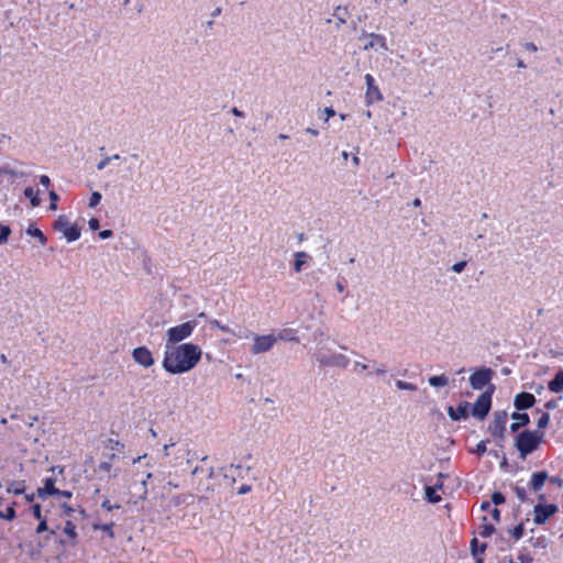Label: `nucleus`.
Here are the masks:
<instances>
[{
	"mask_svg": "<svg viewBox=\"0 0 563 563\" xmlns=\"http://www.w3.org/2000/svg\"><path fill=\"white\" fill-rule=\"evenodd\" d=\"M517 66H518L519 68H526V64L523 63V60H522V59H518V60H517Z\"/></svg>",
	"mask_w": 563,
	"mask_h": 563,
	"instance_id": "64",
	"label": "nucleus"
},
{
	"mask_svg": "<svg viewBox=\"0 0 563 563\" xmlns=\"http://www.w3.org/2000/svg\"><path fill=\"white\" fill-rule=\"evenodd\" d=\"M25 488H26L25 481H16V482H12L7 487V492L12 493L14 495H22L25 493Z\"/></svg>",
	"mask_w": 563,
	"mask_h": 563,
	"instance_id": "22",
	"label": "nucleus"
},
{
	"mask_svg": "<svg viewBox=\"0 0 563 563\" xmlns=\"http://www.w3.org/2000/svg\"><path fill=\"white\" fill-rule=\"evenodd\" d=\"M113 526H114L113 522L103 523V525H93V529L102 530V531L107 532L110 538H114Z\"/></svg>",
	"mask_w": 563,
	"mask_h": 563,
	"instance_id": "29",
	"label": "nucleus"
},
{
	"mask_svg": "<svg viewBox=\"0 0 563 563\" xmlns=\"http://www.w3.org/2000/svg\"><path fill=\"white\" fill-rule=\"evenodd\" d=\"M49 199H51V206H49V208H51L52 210H56V208H57L56 202H57V200H58V195H57L55 191H49Z\"/></svg>",
	"mask_w": 563,
	"mask_h": 563,
	"instance_id": "41",
	"label": "nucleus"
},
{
	"mask_svg": "<svg viewBox=\"0 0 563 563\" xmlns=\"http://www.w3.org/2000/svg\"><path fill=\"white\" fill-rule=\"evenodd\" d=\"M324 112H325V114H327V120H328L329 118H332V117H334V115H335V111H334V110H333V108H331V107H330V108H325V109H324Z\"/></svg>",
	"mask_w": 563,
	"mask_h": 563,
	"instance_id": "56",
	"label": "nucleus"
},
{
	"mask_svg": "<svg viewBox=\"0 0 563 563\" xmlns=\"http://www.w3.org/2000/svg\"><path fill=\"white\" fill-rule=\"evenodd\" d=\"M112 231L111 230H103V231H100L99 232V238L102 239V240H106V239H109L112 236Z\"/></svg>",
	"mask_w": 563,
	"mask_h": 563,
	"instance_id": "50",
	"label": "nucleus"
},
{
	"mask_svg": "<svg viewBox=\"0 0 563 563\" xmlns=\"http://www.w3.org/2000/svg\"><path fill=\"white\" fill-rule=\"evenodd\" d=\"M494 393V386L490 385L488 390L484 391L483 394H481L478 396V398L476 399L474 406H473V409H472V415L477 418V419H484L490 408H492V395Z\"/></svg>",
	"mask_w": 563,
	"mask_h": 563,
	"instance_id": "5",
	"label": "nucleus"
},
{
	"mask_svg": "<svg viewBox=\"0 0 563 563\" xmlns=\"http://www.w3.org/2000/svg\"><path fill=\"white\" fill-rule=\"evenodd\" d=\"M111 463L110 462H101L99 465H98V470L100 472H104V473H110L111 471Z\"/></svg>",
	"mask_w": 563,
	"mask_h": 563,
	"instance_id": "42",
	"label": "nucleus"
},
{
	"mask_svg": "<svg viewBox=\"0 0 563 563\" xmlns=\"http://www.w3.org/2000/svg\"><path fill=\"white\" fill-rule=\"evenodd\" d=\"M109 162H110V157H106V158L101 159V161L98 163L97 168H98L99 170L103 169V168L108 165V163H109Z\"/></svg>",
	"mask_w": 563,
	"mask_h": 563,
	"instance_id": "51",
	"label": "nucleus"
},
{
	"mask_svg": "<svg viewBox=\"0 0 563 563\" xmlns=\"http://www.w3.org/2000/svg\"><path fill=\"white\" fill-rule=\"evenodd\" d=\"M55 230L64 233L68 242L77 241L80 238V229L77 225L69 224L66 217L60 216L55 221Z\"/></svg>",
	"mask_w": 563,
	"mask_h": 563,
	"instance_id": "8",
	"label": "nucleus"
},
{
	"mask_svg": "<svg viewBox=\"0 0 563 563\" xmlns=\"http://www.w3.org/2000/svg\"><path fill=\"white\" fill-rule=\"evenodd\" d=\"M56 479L54 477H47L44 479V486L38 487L36 496L41 499H46L48 496H54L59 493V489L55 487Z\"/></svg>",
	"mask_w": 563,
	"mask_h": 563,
	"instance_id": "13",
	"label": "nucleus"
},
{
	"mask_svg": "<svg viewBox=\"0 0 563 563\" xmlns=\"http://www.w3.org/2000/svg\"><path fill=\"white\" fill-rule=\"evenodd\" d=\"M506 500L505 496L500 492H494L492 494V503L496 506L504 504Z\"/></svg>",
	"mask_w": 563,
	"mask_h": 563,
	"instance_id": "34",
	"label": "nucleus"
},
{
	"mask_svg": "<svg viewBox=\"0 0 563 563\" xmlns=\"http://www.w3.org/2000/svg\"><path fill=\"white\" fill-rule=\"evenodd\" d=\"M62 507L64 509V514L67 516H70L74 512V509L67 504H64Z\"/></svg>",
	"mask_w": 563,
	"mask_h": 563,
	"instance_id": "55",
	"label": "nucleus"
},
{
	"mask_svg": "<svg viewBox=\"0 0 563 563\" xmlns=\"http://www.w3.org/2000/svg\"><path fill=\"white\" fill-rule=\"evenodd\" d=\"M544 433L542 431H522L516 437V448L521 457L532 453L542 442Z\"/></svg>",
	"mask_w": 563,
	"mask_h": 563,
	"instance_id": "2",
	"label": "nucleus"
},
{
	"mask_svg": "<svg viewBox=\"0 0 563 563\" xmlns=\"http://www.w3.org/2000/svg\"><path fill=\"white\" fill-rule=\"evenodd\" d=\"M548 410H551V409H554L556 408V401L555 400H549L545 406H544Z\"/></svg>",
	"mask_w": 563,
	"mask_h": 563,
	"instance_id": "57",
	"label": "nucleus"
},
{
	"mask_svg": "<svg viewBox=\"0 0 563 563\" xmlns=\"http://www.w3.org/2000/svg\"><path fill=\"white\" fill-rule=\"evenodd\" d=\"M482 510H489L490 509V503L489 501H483L481 505Z\"/></svg>",
	"mask_w": 563,
	"mask_h": 563,
	"instance_id": "60",
	"label": "nucleus"
},
{
	"mask_svg": "<svg viewBox=\"0 0 563 563\" xmlns=\"http://www.w3.org/2000/svg\"><path fill=\"white\" fill-rule=\"evenodd\" d=\"M308 257L309 255L303 251L296 252L294 261V271L297 273L301 272L302 266L307 263Z\"/></svg>",
	"mask_w": 563,
	"mask_h": 563,
	"instance_id": "21",
	"label": "nucleus"
},
{
	"mask_svg": "<svg viewBox=\"0 0 563 563\" xmlns=\"http://www.w3.org/2000/svg\"><path fill=\"white\" fill-rule=\"evenodd\" d=\"M486 443L487 441H479L477 444H476V448L474 450V452L478 455H482L486 452Z\"/></svg>",
	"mask_w": 563,
	"mask_h": 563,
	"instance_id": "40",
	"label": "nucleus"
},
{
	"mask_svg": "<svg viewBox=\"0 0 563 563\" xmlns=\"http://www.w3.org/2000/svg\"><path fill=\"white\" fill-rule=\"evenodd\" d=\"M24 196L30 199L32 207H38L41 203V199L38 197L37 191L34 190L33 187H26L24 189Z\"/></svg>",
	"mask_w": 563,
	"mask_h": 563,
	"instance_id": "23",
	"label": "nucleus"
},
{
	"mask_svg": "<svg viewBox=\"0 0 563 563\" xmlns=\"http://www.w3.org/2000/svg\"><path fill=\"white\" fill-rule=\"evenodd\" d=\"M162 499L161 507L165 512L170 511L173 508L181 509L195 503V496L190 493L177 494L167 499L162 496Z\"/></svg>",
	"mask_w": 563,
	"mask_h": 563,
	"instance_id": "4",
	"label": "nucleus"
},
{
	"mask_svg": "<svg viewBox=\"0 0 563 563\" xmlns=\"http://www.w3.org/2000/svg\"><path fill=\"white\" fill-rule=\"evenodd\" d=\"M251 490H252V486L251 485L243 484L242 486L239 487L238 494L244 495V494L250 493Z\"/></svg>",
	"mask_w": 563,
	"mask_h": 563,
	"instance_id": "47",
	"label": "nucleus"
},
{
	"mask_svg": "<svg viewBox=\"0 0 563 563\" xmlns=\"http://www.w3.org/2000/svg\"><path fill=\"white\" fill-rule=\"evenodd\" d=\"M197 327V321L190 320L167 330V344H175L189 338Z\"/></svg>",
	"mask_w": 563,
	"mask_h": 563,
	"instance_id": "3",
	"label": "nucleus"
},
{
	"mask_svg": "<svg viewBox=\"0 0 563 563\" xmlns=\"http://www.w3.org/2000/svg\"><path fill=\"white\" fill-rule=\"evenodd\" d=\"M34 496H35L34 494H26L25 495V500L27 503H32L34 500Z\"/></svg>",
	"mask_w": 563,
	"mask_h": 563,
	"instance_id": "62",
	"label": "nucleus"
},
{
	"mask_svg": "<svg viewBox=\"0 0 563 563\" xmlns=\"http://www.w3.org/2000/svg\"><path fill=\"white\" fill-rule=\"evenodd\" d=\"M376 373L377 374H385L386 373V368L384 366L377 367L376 368Z\"/></svg>",
	"mask_w": 563,
	"mask_h": 563,
	"instance_id": "63",
	"label": "nucleus"
},
{
	"mask_svg": "<svg viewBox=\"0 0 563 563\" xmlns=\"http://www.w3.org/2000/svg\"><path fill=\"white\" fill-rule=\"evenodd\" d=\"M548 477L549 475L545 471L533 473L530 481V488L533 492L541 490Z\"/></svg>",
	"mask_w": 563,
	"mask_h": 563,
	"instance_id": "17",
	"label": "nucleus"
},
{
	"mask_svg": "<svg viewBox=\"0 0 563 563\" xmlns=\"http://www.w3.org/2000/svg\"><path fill=\"white\" fill-rule=\"evenodd\" d=\"M174 445H175V442H170V443L164 445L163 451H164L165 456H168L170 454L169 449L173 448Z\"/></svg>",
	"mask_w": 563,
	"mask_h": 563,
	"instance_id": "54",
	"label": "nucleus"
},
{
	"mask_svg": "<svg viewBox=\"0 0 563 563\" xmlns=\"http://www.w3.org/2000/svg\"><path fill=\"white\" fill-rule=\"evenodd\" d=\"M495 532V527L493 523L487 522V517L484 516L482 518V523L478 527V534L482 538H489Z\"/></svg>",
	"mask_w": 563,
	"mask_h": 563,
	"instance_id": "19",
	"label": "nucleus"
},
{
	"mask_svg": "<svg viewBox=\"0 0 563 563\" xmlns=\"http://www.w3.org/2000/svg\"><path fill=\"white\" fill-rule=\"evenodd\" d=\"M11 234V229L9 225L0 223V244H3L8 241Z\"/></svg>",
	"mask_w": 563,
	"mask_h": 563,
	"instance_id": "30",
	"label": "nucleus"
},
{
	"mask_svg": "<svg viewBox=\"0 0 563 563\" xmlns=\"http://www.w3.org/2000/svg\"><path fill=\"white\" fill-rule=\"evenodd\" d=\"M371 41L364 45V49L373 48L376 46H379L382 49L387 51V43L384 35L371 33L369 34Z\"/></svg>",
	"mask_w": 563,
	"mask_h": 563,
	"instance_id": "18",
	"label": "nucleus"
},
{
	"mask_svg": "<svg viewBox=\"0 0 563 563\" xmlns=\"http://www.w3.org/2000/svg\"><path fill=\"white\" fill-rule=\"evenodd\" d=\"M511 537L518 541L525 536V526L522 522L515 526L511 530H509Z\"/></svg>",
	"mask_w": 563,
	"mask_h": 563,
	"instance_id": "27",
	"label": "nucleus"
},
{
	"mask_svg": "<svg viewBox=\"0 0 563 563\" xmlns=\"http://www.w3.org/2000/svg\"><path fill=\"white\" fill-rule=\"evenodd\" d=\"M48 530V527H47V521H46V518L45 519H42V520H38V525L36 527V533L41 534L45 531Z\"/></svg>",
	"mask_w": 563,
	"mask_h": 563,
	"instance_id": "38",
	"label": "nucleus"
},
{
	"mask_svg": "<svg viewBox=\"0 0 563 563\" xmlns=\"http://www.w3.org/2000/svg\"><path fill=\"white\" fill-rule=\"evenodd\" d=\"M40 184L44 187H48L51 185V179L47 175H41L40 176Z\"/></svg>",
	"mask_w": 563,
	"mask_h": 563,
	"instance_id": "48",
	"label": "nucleus"
},
{
	"mask_svg": "<svg viewBox=\"0 0 563 563\" xmlns=\"http://www.w3.org/2000/svg\"><path fill=\"white\" fill-rule=\"evenodd\" d=\"M132 357L135 363L147 368L154 365L152 352L146 346H139L132 351Z\"/></svg>",
	"mask_w": 563,
	"mask_h": 563,
	"instance_id": "11",
	"label": "nucleus"
},
{
	"mask_svg": "<svg viewBox=\"0 0 563 563\" xmlns=\"http://www.w3.org/2000/svg\"><path fill=\"white\" fill-rule=\"evenodd\" d=\"M426 497H427L428 501H430L432 504H437L441 500L440 495H438L435 493V488L431 487V486L426 487Z\"/></svg>",
	"mask_w": 563,
	"mask_h": 563,
	"instance_id": "28",
	"label": "nucleus"
},
{
	"mask_svg": "<svg viewBox=\"0 0 563 563\" xmlns=\"http://www.w3.org/2000/svg\"><path fill=\"white\" fill-rule=\"evenodd\" d=\"M514 493L521 503H525L527 500V492L525 487L516 485L514 487Z\"/></svg>",
	"mask_w": 563,
	"mask_h": 563,
	"instance_id": "33",
	"label": "nucleus"
},
{
	"mask_svg": "<svg viewBox=\"0 0 563 563\" xmlns=\"http://www.w3.org/2000/svg\"><path fill=\"white\" fill-rule=\"evenodd\" d=\"M109 443L111 444V449H114V448H117V446L123 448V444H122V443H120V442H119V441H117V440H112V439H110V440H109Z\"/></svg>",
	"mask_w": 563,
	"mask_h": 563,
	"instance_id": "59",
	"label": "nucleus"
},
{
	"mask_svg": "<svg viewBox=\"0 0 563 563\" xmlns=\"http://www.w3.org/2000/svg\"><path fill=\"white\" fill-rule=\"evenodd\" d=\"M276 341H277V339L273 334L256 335L254 338V343L252 345V353L260 354V353L267 352L274 346Z\"/></svg>",
	"mask_w": 563,
	"mask_h": 563,
	"instance_id": "10",
	"label": "nucleus"
},
{
	"mask_svg": "<svg viewBox=\"0 0 563 563\" xmlns=\"http://www.w3.org/2000/svg\"><path fill=\"white\" fill-rule=\"evenodd\" d=\"M507 419V412L504 410L494 413V419L488 427V431L494 439L498 441L505 440Z\"/></svg>",
	"mask_w": 563,
	"mask_h": 563,
	"instance_id": "6",
	"label": "nucleus"
},
{
	"mask_svg": "<svg viewBox=\"0 0 563 563\" xmlns=\"http://www.w3.org/2000/svg\"><path fill=\"white\" fill-rule=\"evenodd\" d=\"M494 371L490 367H479L470 376V384L473 389L482 390L485 386L490 385Z\"/></svg>",
	"mask_w": 563,
	"mask_h": 563,
	"instance_id": "7",
	"label": "nucleus"
},
{
	"mask_svg": "<svg viewBox=\"0 0 563 563\" xmlns=\"http://www.w3.org/2000/svg\"><path fill=\"white\" fill-rule=\"evenodd\" d=\"M366 82V99L368 103H373L375 101H380L383 96L379 91V88L375 85V79L371 74L365 75Z\"/></svg>",
	"mask_w": 563,
	"mask_h": 563,
	"instance_id": "12",
	"label": "nucleus"
},
{
	"mask_svg": "<svg viewBox=\"0 0 563 563\" xmlns=\"http://www.w3.org/2000/svg\"><path fill=\"white\" fill-rule=\"evenodd\" d=\"M559 508L554 504L542 505L538 504L534 506L533 522L538 526L544 525L550 517L558 512Z\"/></svg>",
	"mask_w": 563,
	"mask_h": 563,
	"instance_id": "9",
	"label": "nucleus"
},
{
	"mask_svg": "<svg viewBox=\"0 0 563 563\" xmlns=\"http://www.w3.org/2000/svg\"><path fill=\"white\" fill-rule=\"evenodd\" d=\"M26 233L33 238L38 239V241L42 245H44L46 243V238H45L44 233L38 228L31 225L27 228Z\"/></svg>",
	"mask_w": 563,
	"mask_h": 563,
	"instance_id": "25",
	"label": "nucleus"
},
{
	"mask_svg": "<svg viewBox=\"0 0 563 563\" xmlns=\"http://www.w3.org/2000/svg\"><path fill=\"white\" fill-rule=\"evenodd\" d=\"M511 418L522 426H527L530 422L529 416L527 413L514 412Z\"/></svg>",
	"mask_w": 563,
	"mask_h": 563,
	"instance_id": "31",
	"label": "nucleus"
},
{
	"mask_svg": "<svg viewBox=\"0 0 563 563\" xmlns=\"http://www.w3.org/2000/svg\"><path fill=\"white\" fill-rule=\"evenodd\" d=\"M448 377L444 375L431 376L429 378V384L433 387H443L448 385Z\"/></svg>",
	"mask_w": 563,
	"mask_h": 563,
	"instance_id": "26",
	"label": "nucleus"
},
{
	"mask_svg": "<svg viewBox=\"0 0 563 563\" xmlns=\"http://www.w3.org/2000/svg\"><path fill=\"white\" fill-rule=\"evenodd\" d=\"M397 386L400 389H409V390H413L416 388L412 384L405 383L402 380H398Z\"/></svg>",
	"mask_w": 563,
	"mask_h": 563,
	"instance_id": "45",
	"label": "nucleus"
},
{
	"mask_svg": "<svg viewBox=\"0 0 563 563\" xmlns=\"http://www.w3.org/2000/svg\"><path fill=\"white\" fill-rule=\"evenodd\" d=\"M549 389L552 393L563 391V371L555 374L554 378L549 383Z\"/></svg>",
	"mask_w": 563,
	"mask_h": 563,
	"instance_id": "20",
	"label": "nucleus"
},
{
	"mask_svg": "<svg viewBox=\"0 0 563 563\" xmlns=\"http://www.w3.org/2000/svg\"><path fill=\"white\" fill-rule=\"evenodd\" d=\"M466 266V262H457L452 266V271L455 273H461Z\"/></svg>",
	"mask_w": 563,
	"mask_h": 563,
	"instance_id": "43",
	"label": "nucleus"
},
{
	"mask_svg": "<svg viewBox=\"0 0 563 563\" xmlns=\"http://www.w3.org/2000/svg\"><path fill=\"white\" fill-rule=\"evenodd\" d=\"M211 324H212V325H214V327H217L218 329H220V330H221V331H223V332H228V331H229L228 327L222 325L218 320H213V321L211 322Z\"/></svg>",
	"mask_w": 563,
	"mask_h": 563,
	"instance_id": "52",
	"label": "nucleus"
},
{
	"mask_svg": "<svg viewBox=\"0 0 563 563\" xmlns=\"http://www.w3.org/2000/svg\"><path fill=\"white\" fill-rule=\"evenodd\" d=\"M56 496H59V497H63V498H67L69 499L71 497V492L69 490H60L59 489V493L55 494Z\"/></svg>",
	"mask_w": 563,
	"mask_h": 563,
	"instance_id": "53",
	"label": "nucleus"
},
{
	"mask_svg": "<svg viewBox=\"0 0 563 563\" xmlns=\"http://www.w3.org/2000/svg\"><path fill=\"white\" fill-rule=\"evenodd\" d=\"M63 532L66 534L67 540L62 541L63 544H68L70 547H76L78 543V534L76 530V525L71 520H67L63 528Z\"/></svg>",
	"mask_w": 563,
	"mask_h": 563,
	"instance_id": "16",
	"label": "nucleus"
},
{
	"mask_svg": "<svg viewBox=\"0 0 563 563\" xmlns=\"http://www.w3.org/2000/svg\"><path fill=\"white\" fill-rule=\"evenodd\" d=\"M468 409L470 404L467 401H463L456 408L449 406L448 415L453 421H459L468 417Z\"/></svg>",
	"mask_w": 563,
	"mask_h": 563,
	"instance_id": "14",
	"label": "nucleus"
},
{
	"mask_svg": "<svg viewBox=\"0 0 563 563\" xmlns=\"http://www.w3.org/2000/svg\"><path fill=\"white\" fill-rule=\"evenodd\" d=\"M536 402V397L530 393H519L515 397V407L518 410H525L531 408Z\"/></svg>",
	"mask_w": 563,
	"mask_h": 563,
	"instance_id": "15",
	"label": "nucleus"
},
{
	"mask_svg": "<svg viewBox=\"0 0 563 563\" xmlns=\"http://www.w3.org/2000/svg\"><path fill=\"white\" fill-rule=\"evenodd\" d=\"M88 224H89V228L90 230L92 231H96L99 229V220L97 218H91L89 221H88Z\"/></svg>",
	"mask_w": 563,
	"mask_h": 563,
	"instance_id": "46",
	"label": "nucleus"
},
{
	"mask_svg": "<svg viewBox=\"0 0 563 563\" xmlns=\"http://www.w3.org/2000/svg\"><path fill=\"white\" fill-rule=\"evenodd\" d=\"M490 516L495 522L500 521V510L498 508L495 507V508L490 509Z\"/></svg>",
	"mask_w": 563,
	"mask_h": 563,
	"instance_id": "44",
	"label": "nucleus"
},
{
	"mask_svg": "<svg viewBox=\"0 0 563 563\" xmlns=\"http://www.w3.org/2000/svg\"><path fill=\"white\" fill-rule=\"evenodd\" d=\"M550 422V415L548 412H543L537 421V427L539 430L545 429Z\"/></svg>",
	"mask_w": 563,
	"mask_h": 563,
	"instance_id": "32",
	"label": "nucleus"
},
{
	"mask_svg": "<svg viewBox=\"0 0 563 563\" xmlns=\"http://www.w3.org/2000/svg\"><path fill=\"white\" fill-rule=\"evenodd\" d=\"M521 427H523V426H522V424H519V422H512V423L510 424V430H511L512 432H517Z\"/></svg>",
	"mask_w": 563,
	"mask_h": 563,
	"instance_id": "58",
	"label": "nucleus"
},
{
	"mask_svg": "<svg viewBox=\"0 0 563 563\" xmlns=\"http://www.w3.org/2000/svg\"><path fill=\"white\" fill-rule=\"evenodd\" d=\"M232 113H233L235 117H243V112H241L238 108H233V109H232Z\"/></svg>",
	"mask_w": 563,
	"mask_h": 563,
	"instance_id": "61",
	"label": "nucleus"
},
{
	"mask_svg": "<svg viewBox=\"0 0 563 563\" xmlns=\"http://www.w3.org/2000/svg\"><path fill=\"white\" fill-rule=\"evenodd\" d=\"M101 200V194L98 191H93L89 199V207L95 208L97 205H99Z\"/></svg>",
	"mask_w": 563,
	"mask_h": 563,
	"instance_id": "36",
	"label": "nucleus"
},
{
	"mask_svg": "<svg viewBox=\"0 0 563 563\" xmlns=\"http://www.w3.org/2000/svg\"><path fill=\"white\" fill-rule=\"evenodd\" d=\"M477 544H478L477 539H476V538H473V540L471 541V547H472V552H473V554H474V555H476V554H477V552H478ZM485 549H486V544H485V543H483V544L481 545V548H479V552H484V551H485Z\"/></svg>",
	"mask_w": 563,
	"mask_h": 563,
	"instance_id": "37",
	"label": "nucleus"
},
{
	"mask_svg": "<svg viewBox=\"0 0 563 563\" xmlns=\"http://www.w3.org/2000/svg\"><path fill=\"white\" fill-rule=\"evenodd\" d=\"M15 503H12L11 506L7 507L4 510H0V518L12 521L16 517V512L14 509Z\"/></svg>",
	"mask_w": 563,
	"mask_h": 563,
	"instance_id": "24",
	"label": "nucleus"
},
{
	"mask_svg": "<svg viewBox=\"0 0 563 563\" xmlns=\"http://www.w3.org/2000/svg\"><path fill=\"white\" fill-rule=\"evenodd\" d=\"M101 507H102L103 509L108 510V511H112L113 509H119V508H120V505H119V504H114V505H112V504L110 503V500H109V499H104V500L102 501V504H101Z\"/></svg>",
	"mask_w": 563,
	"mask_h": 563,
	"instance_id": "39",
	"label": "nucleus"
},
{
	"mask_svg": "<svg viewBox=\"0 0 563 563\" xmlns=\"http://www.w3.org/2000/svg\"><path fill=\"white\" fill-rule=\"evenodd\" d=\"M201 354V349L192 343H184L172 347L166 344L162 366L173 375L187 373L198 364Z\"/></svg>",
	"mask_w": 563,
	"mask_h": 563,
	"instance_id": "1",
	"label": "nucleus"
},
{
	"mask_svg": "<svg viewBox=\"0 0 563 563\" xmlns=\"http://www.w3.org/2000/svg\"><path fill=\"white\" fill-rule=\"evenodd\" d=\"M31 511L35 519H37V520L45 519V517H43V515H42V506L40 504H34L31 507Z\"/></svg>",
	"mask_w": 563,
	"mask_h": 563,
	"instance_id": "35",
	"label": "nucleus"
},
{
	"mask_svg": "<svg viewBox=\"0 0 563 563\" xmlns=\"http://www.w3.org/2000/svg\"><path fill=\"white\" fill-rule=\"evenodd\" d=\"M523 47H525L527 51H529V52H533V53L538 51L537 45H536L534 43H532V42H527V43H525V44H523Z\"/></svg>",
	"mask_w": 563,
	"mask_h": 563,
	"instance_id": "49",
	"label": "nucleus"
}]
</instances>
